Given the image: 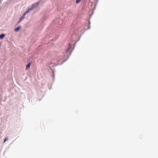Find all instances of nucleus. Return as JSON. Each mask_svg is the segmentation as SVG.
Instances as JSON below:
<instances>
[{"label":"nucleus","instance_id":"obj_4","mask_svg":"<svg viewBox=\"0 0 158 158\" xmlns=\"http://www.w3.org/2000/svg\"><path fill=\"white\" fill-rule=\"evenodd\" d=\"M5 36V35L4 34H2L0 35V38L1 39H2L4 38V37Z\"/></svg>","mask_w":158,"mask_h":158},{"label":"nucleus","instance_id":"obj_5","mask_svg":"<svg viewBox=\"0 0 158 158\" xmlns=\"http://www.w3.org/2000/svg\"><path fill=\"white\" fill-rule=\"evenodd\" d=\"M30 63H29L28 64H27V65L26 66V69H29L30 68Z\"/></svg>","mask_w":158,"mask_h":158},{"label":"nucleus","instance_id":"obj_6","mask_svg":"<svg viewBox=\"0 0 158 158\" xmlns=\"http://www.w3.org/2000/svg\"><path fill=\"white\" fill-rule=\"evenodd\" d=\"M20 28V27H18L15 28V31L16 32L18 31L19 30Z\"/></svg>","mask_w":158,"mask_h":158},{"label":"nucleus","instance_id":"obj_3","mask_svg":"<svg viewBox=\"0 0 158 158\" xmlns=\"http://www.w3.org/2000/svg\"><path fill=\"white\" fill-rule=\"evenodd\" d=\"M25 18V15L23 14V16H22L20 18L18 22V23H20L21 22L24 18Z\"/></svg>","mask_w":158,"mask_h":158},{"label":"nucleus","instance_id":"obj_9","mask_svg":"<svg viewBox=\"0 0 158 158\" xmlns=\"http://www.w3.org/2000/svg\"><path fill=\"white\" fill-rule=\"evenodd\" d=\"M8 140V138H5L4 140V142L5 143L6 141H7Z\"/></svg>","mask_w":158,"mask_h":158},{"label":"nucleus","instance_id":"obj_2","mask_svg":"<svg viewBox=\"0 0 158 158\" xmlns=\"http://www.w3.org/2000/svg\"><path fill=\"white\" fill-rule=\"evenodd\" d=\"M71 48V45L70 44H69L68 45V48H67L66 51V55H68V52L70 50Z\"/></svg>","mask_w":158,"mask_h":158},{"label":"nucleus","instance_id":"obj_1","mask_svg":"<svg viewBox=\"0 0 158 158\" xmlns=\"http://www.w3.org/2000/svg\"><path fill=\"white\" fill-rule=\"evenodd\" d=\"M39 2H38L35 4L32 5L31 7L30 8H29V10H32L36 8L39 5Z\"/></svg>","mask_w":158,"mask_h":158},{"label":"nucleus","instance_id":"obj_8","mask_svg":"<svg viewBox=\"0 0 158 158\" xmlns=\"http://www.w3.org/2000/svg\"><path fill=\"white\" fill-rule=\"evenodd\" d=\"M31 10H29V9L24 14V15H25L26 13H28L29 11Z\"/></svg>","mask_w":158,"mask_h":158},{"label":"nucleus","instance_id":"obj_7","mask_svg":"<svg viewBox=\"0 0 158 158\" xmlns=\"http://www.w3.org/2000/svg\"><path fill=\"white\" fill-rule=\"evenodd\" d=\"M81 0H76V3L78 4L80 2Z\"/></svg>","mask_w":158,"mask_h":158}]
</instances>
